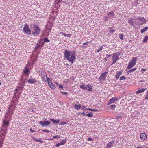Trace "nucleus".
I'll return each mask as SVG.
<instances>
[{"mask_svg": "<svg viewBox=\"0 0 148 148\" xmlns=\"http://www.w3.org/2000/svg\"><path fill=\"white\" fill-rule=\"evenodd\" d=\"M146 21V20L143 17L136 16L134 18H129L128 22L130 25L133 26H134L135 25L140 26L145 23Z\"/></svg>", "mask_w": 148, "mask_h": 148, "instance_id": "f257e3e1", "label": "nucleus"}, {"mask_svg": "<svg viewBox=\"0 0 148 148\" xmlns=\"http://www.w3.org/2000/svg\"><path fill=\"white\" fill-rule=\"evenodd\" d=\"M64 57L72 64L76 60V54L74 51L66 49L64 51Z\"/></svg>", "mask_w": 148, "mask_h": 148, "instance_id": "f03ea898", "label": "nucleus"}, {"mask_svg": "<svg viewBox=\"0 0 148 148\" xmlns=\"http://www.w3.org/2000/svg\"><path fill=\"white\" fill-rule=\"evenodd\" d=\"M15 106L14 104H10L8 112H7L5 117L9 119L12 118V115L14 113V111L15 110Z\"/></svg>", "mask_w": 148, "mask_h": 148, "instance_id": "7ed1b4c3", "label": "nucleus"}, {"mask_svg": "<svg viewBox=\"0 0 148 148\" xmlns=\"http://www.w3.org/2000/svg\"><path fill=\"white\" fill-rule=\"evenodd\" d=\"M32 33L33 35H38L40 33V29L39 27L36 25H34L31 27Z\"/></svg>", "mask_w": 148, "mask_h": 148, "instance_id": "20e7f679", "label": "nucleus"}, {"mask_svg": "<svg viewBox=\"0 0 148 148\" xmlns=\"http://www.w3.org/2000/svg\"><path fill=\"white\" fill-rule=\"evenodd\" d=\"M137 60V58L136 57H134L130 61L127 66L128 69H130L132 68L136 65V62Z\"/></svg>", "mask_w": 148, "mask_h": 148, "instance_id": "39448f33", "label": "nucleus"}, {"mask_svg": "<svg viewBox=\"0 0 148 148\" xmlns=\"http://www.w3.org/2000/svg\"><path fill=\"white\" fill-rule=\"evenodd\" d=\"M80 88L83 90H86L88 91H91L92 90V87L89 84H88L87 85H85L84 83L81 85L80 86Z\"/></svg>", "mask_w": 148, "mask_h": 148, "instance_id": "423d86ee", "label": "nucleus"}, {"mask_svg": "<svg viewBox=\"0 0 148 148\" xmlns=\"http://www.w3.org/2000/svg\"><path fill=\"white\" fill-rule=\"evenodd\" d=\"M23 32L24 34L30 35L31 34V31L27 24L25 23L23 28Z\"/></svg>", "mask_w": 148, "mask_h": 148, "instance_id": "0eeeda50", "label": "nucleus"}, {"mask_svg": "<svg viewBox=\"0 0 148 148\" xmlns=\"http://www.w3.org/2000/svg\"><path fill=\"white\" fill-rule=\"evenodd\" d=\"M51 122L48 121H43L39 122V124L41 127H44L48 126L50 124Z\"/></svg>", "mask_w": 148, "mask_h": 148, "instance_id": "6e6552de", "label": "nucleus"}, {"mask_svg": "<svg viewBox=\"0 0 148 148\" xmlns=\"http://www.w3.org/2000/svg\"><path fill=\"white\" fill-rule=\"evenodd\" d=\"M107 73V72H105L102 73L101 74V75L99 77V81H101L105 80H106V75Z\"/></svg>", "mask_w": 148, "mask_h": 148, "instance_id": "1a4fd4ad", "label": "nucleus"}, {"mask_svg": "<svg viewBox=\"0 0 148 148\" xmlns=\"http://www.w3.org/2000/svg\"><path fill=\"white\" fill-rule=\"evenodd\" d=\"M121 54V53L119 52H117L114 53L112 57L113 60L116 61L119 59L118 56H120Z\"/></svg>", "mask_w": 148, "mask_h": 148, "instance_id": "9d476101", "label": "nucleus"}, {"mask_svg": "<svg viewBox=\"0 0 148 148\" xmlns=\"http://www.w3.org/2000/svg\"><path fill=\"white\" fill-rule=\"evenodd\" d=\"M114 140L111 141L109 142L106 145L105 148H111L112 147H115V146H114Z\"/></svg>", "mask_w": 148, "mask_h": 148, "instance_id": "9b49d317", "label": "nucleus"}, {"mask_svg": "<svg viewBox=\"0 0 148 148\" xmlns=\"http://www.w3.org/2000/svg\"><path fill=\"white\" fill-rule=\"evenodd\" d=\"M107 16H105L106 18H108L110 19H112L114 17L115 15L113 11H111L107 14Z\"/></svg>", "mask_w": 148, "mask_h": 148, "instance_id": "f8f14e48", "label": "nucleus"}, {"mask_svg": "<svg viewBox=\"0 0 148 148\" xmlns=\"http://www.w3.org/2000/svg\"><path fill=\"white\" fill-rule=\"evenodd\" d=\"M118 100V98L117 97H112L111 99H110L109 101L108 105H109L110 104H112L114 102L117 101Z\"/></svg>", "mask_w": 148, "mask_h": 148, "instance_id": "ddd939ff", "label": "nucleus"}, {"mask_svg": "<svg viewBox=\"0 0 148 148\" xmlns=\"http://www.w3.org/2000/svg\"><path fill=\"white\" fill-rule=\"evenodd\" d=\"M140 137L141 139L143 141L146 140L147 138V135L145 133H141L140 134Z\"/></svg>", "mask_w": 148, "mask_h": 148, "instance_id": "4468645a", "label": "nucleus"}, {"mask_svg": "<svg viewBox=\"0 0 148 148\" xmlns=\"http://www.w3.org/2000/svg\"><path fill=\"white\" fill-rule=\"evenodd\" d=\"M139 90H137L136 92V94H139L141 93H142L145 91L146 90L147 88H142L141 89L139 88Z\"/></svg>", "mask_w": 148, "mask_h": 148, "instance_id": "2eb2a0df", "label": "nucleus"}, {"mask_svg": "<svg viewBox=\"0 0 148 148\" xmlns=\"http://www.w3.org/2000/svg\"><path fill=\"white\" fill-rule=\"evenodd\" d=\"M27 82L29 84H33L36 82V79L35 78H30L27 80Z\"/></svg>", "mask_w": 148, "mask_h": 148, "instance_id": "dca6fc26", "label": "nucleus"}, {"mask_svg": "<svg viewBox=\"0 0 148 148\" xmlns=\"http://www.w3.org/2000/svg\"><path fill=\"white\" fill-rule=\"evenodd\" d=\"M5 118L8 120L6 121V120H4L3 121V126H8L9 124V122L10 121V119H9L7 118H6L5 117Z\"/></svg>", "mask_w": 148, "mask_h": 148, "instance_id": "f3484780", "label": "nucleus"}, {"mask_svg": "<svg viewBox=\"0 0 148 148\" xmlns=\"http://www.w3.org/2000/svg\"><path fill=\"white\" fill-rule=\"evenodd\" d=\"M30 72V71L27 67H26L23 71L24 73L27 76L29 75Z\"/></svg>", "mask_w": 148, "mask_h": 148, "instance_id": "a211bd4d", "label": "nucleus"}, {"mask_svg": "<svg viewBox=\"0 0 148 148\" xmlns=\"http://www.w3.org/2000/svg\"><path fill=\"white\" fill-rule=\"evenodd\" d=\"M50 87L52 89H55L56 87L55 85L52 82L49 83V84H48Z\"/></svg>", "mask_w": 148, "mask_h": 148, "instance_id": "6ab92c4d", "label": "nucleus"}, {"mask_svg": "<svg viewBox=\"0 0 148 148\" xmlns=\"http://www.w3.org/2000/svg\"><path fill=\"white\" fill-rule=\"evenodd\" d=\"M50 120L54 123L57 124L59 123L60 122V121L59 120H56L53 119H50Z\"/></svg>", "mask_w": 148, "mask_h": 148, "instance_id": "aec40b11", "label": "nucleus"}, {"mask_svg": "<svg viewBox=\"0 0 148 148\" xmlns=\"http://www.w3.org/2000/svg\"><path fill=\"white\" fill-rule=\"evenodd\" d=\"M81 105L80 104H75L74 106V107L75 109L78 110L81 108Z\"/></svg>", "mask_w": 148, "mask_h": 148, "instance_id": "412c9836", "label": "nucleus"}, {"mask_svg": "<svg viewBox=\"0 0 148 148\" xmlns=\"http://www.w3.org/2000/svg\"><path fill=\"white\" fill-rule=\"evenodd\" d=\"M137 68L136 67L135 68H134L133 69H132L127 71V73H128V74H129L131 72H133L134 71L136 70L137 69Z\"/></svg>", "mask_w": 148, "mask_h": 148, "instance_id": "4be33fe9", "label": "nucleus"}, {"mask_svg": "<svg viewBox=\"0 0 148 148\" xmlns=\"http://www.w3.org/2000/svg\"><path fill=\"white\" fill-rule=\"evenodd\" d=\"M148 29V27H146L141 30V32L143 33L145 32Z\"/></svg>", "mask_w": 148, "mask_h": 148, "instance_id": "5701e85b", "label": "nucleus"}, {"mask_svg": "<svg viewBox=\"0 0 148 148\" xmlns=\"http://www.w3.org/2000/svg\"><path fill=\"white\" fill-rule=\"evenodd\" d=\"M89 42H86L83 43L82 45V47H83V48H85L88 45Z\"/></svg>", "mask_w": 148, "mask_h": 148, "instance_id": "b1692460", "label": "nucleus"}, {"mask_svg": "<svg viewBox=\"0 0 148 148\" xmlns=\"http://www.w3.org/2000/svg\"><path fill=\"white\" fill-rule=\"evenodd\" d=\"M66 142L67 140L65 139L62 140L60 143L62 145H64L66 143Z\"/></svg>", "mask_w": 148, "mask_h": 148, "instance_id": "393cba45", "label": "nucleus"}, {"mask_svg": "<svg viewBox=\"0 0 148 148\" xmlns=\"http://www.w3.org/2000/svg\"><path fill=\"white\" fill-rule=\"evenodd\" d=\"M41 76L42 78L45 80V81H46V80H45V78H47V77L46 74L45 73L44 74H42Z\"/></svg>", "mask_w": 148, "mask_h": 148, "instance_id": "a878e982", "label": "nucleus"}, {"mask_svg": "<svg viewBox=\"0 0 148 148\" xmlns=\"http://www.w3.org/2000/svg\"><path fill=\"white\" fill-rule=\"evenodd\" d=\"M148 40V36H146L143 39V42H147V40Z\"/></svg>", "mask_w": 148, "mask_h": 148, "instance_id": "bb28decb", "label": "nucleus"}, {"mask_svg": "<svg viewBox=\"0 0 148 148\" xmlns=\"http://www.w3.org/2000/svg\"><path fill=\"white\" fill-rule=\"evenodd\" d=\"M122 74V72L121 71H117L116 73V75L119 77Z\"/></svg>", "mask_w": 148, "mask_h": 148, "instance_id": "cd10ccee", "label": "nucleus"}, {"mask_svg": "<svg viewBox=\"0 0 148 148\" xmlns=\"http://www.w3.org/2000/svg\"><path fill=\"white\" fill-rule=\"evenodd\" d=\"M34 139L38 142H39L40 143H42L43 142L41 138L37 139L36 138H34Z\"/></svg>", "mask_w": 148, "mask_h": 148, "instance_id": "c85d7f7f", "label": "nucleus"}, {"mask_svg": "<svg viewBox=\"0 0 148 148\" xmlns=\"http://www.w3.org/2000/svg\"><path fill=\"white\" fill-rule=\"evenodd\" d=\"M123 34H120L119 35V37L121 39H123Z\"/></svg>", "mask_w": 148, "mask_h": 148, "instance_id": "c756f323", "label": "nucleus"}, {"mask_svg": "<svg viewBox=\"0 0 148 148\" xmlns=\"http://www.w3.org/2000/svg\"><path fill=\"white\" fill-rule=\"evenodd\" d=\"M47 81L48 82V84L52 82L51 79L50 78L47 77Z\"/></svg>", "mask_w": 148, "mask_h": 148, "instance_id": "7c9ffc66", "label": "nucleus"}, {"mask_svg": "<svg viewBox=\"0 0 148 148\" xmlns=\"http://www.w3.org/2000/svg\"><path fill=\"white\" fill-rule=\"evenodd\" d=\"M65 37H71L72 36L71 34H66L64 33L63 35Z\"/></svg>", "mask_w": 148, "mask_h": 148, "instance_id": "2f4dec72", "label": "nucleus"}, {"mask_svg": "<svg viewBox=\"0 0 148 148\" xmlns=\"http://www.w3.org/2000/svg\"><path fill=\"white\" fill-rule=\"evenodd\" d=\"M86 116L89 117H92L93 116V114L92 112H90L89 114H87Z\"/></svg>", "mask_w": 148, "mask_h": 148, "instance_id": "473e14b6", "label": "nucleus"}, {"mask_svg": "<svg viewBox=\"0 0 148 148\" xmlns=\"http://www.w3.org/2000/svg\"><path fill=\"white\" fill-rule=\"evenodd\" d=\"M87 110H89L90 111H94V112H96L97 111V110L96 109H92L90 108H88L87 109Z\"/></svg>", "mask_w": 148, "mask_h": 148, "instance_id": "72a5a7b5", "label": "nucleus"}, {"mask_svg": "<svg viewBox=\"0 0 148 148\" xmlns=\"http://www.w3.org/2000/svg\"><path fill=\"white\" fill-rule=\"evenodd\" d=\"M87 106H81V108L82 110H85L86 109L87 110V109H86Z\"/></svg>", "mask_w": 148, "mask_h": 148, "instance_id": "f704fd0d", "label": "nucleus"}, {"mask_svg": "<svg viewBox=\"0 0 148 148\" xmlns=\"http://www.w3.org/2000/svg\"><path fill=\"white\" fill-rule=\"evenodd\" d=\"M102 49H103V47L102 46H100V48L97 50V52H99V51H101Z\"/></svg>", "mask_w": 148, "mask_h": 148, "instance_id": "c9c22d12", "label": "nucleus"}, {"mask_svg": "<svg viewBox=\"0 0 148 148\" xmlns=\"http://www.w3.org/2000/svg\"><path fill=\"white\" fill-rule=\"evenodd\" d=\"M126 78L123 76H122L120 77L119 80L120 81H121L123 80H125Z\"/></svg>", "mask_w": 148, "mask_h": 148, "instance_id": "e433bc0d", "label": "nucleus"}, {"mask_svg": "<svg viewBox=\"0 0 148 148\" xmlns=\"http://www.w3.org/2000/svg\"><path fill=\"white\" fill-rule=\"evenodd\" d=\"M145 100H148V90L147 91L146 94L145 96Z\"/></svg>", "mask_w": 148, "mask_h": 148, "instance_id": "4c0bfd02", "label": "nucleus"}, {"mask_svg": "<svg viewBox=\"0 0 148 148\" xmlns=\"http://www.w3.org/2000/svg\"><path fill=\"white\" fill-rule=\"evenodd\" d=\"M44 41L45 42L48 43L50 42V40L47 38H45L44 39Z\"/></svg>", "mask_w": 148, "mask_h": 148, "instance_id": "58836bf2", "label": "nucleus"}, {"mask_svg": "<svg viewBox=\"0 0 148 148\" xmlns=\"http://www.w3.org/2000/svg\"><path fill=\"white\" fill-rule=\"evenodd\" d=\"M60 137V135H56L54 136H53V138H55V139L59 138Z\"/></svg>", "mask_w": 148, "mask_h": 148, "instance_id": "ea45409f", "label": "nucleus"}, {"mask_svg": "<svg viewBox=\"0 0 148 148\" xmlns=\"http://www.w3.org/2000/svg\"><path fill=\"white\" fill-rule=\"evenodd\" d=\"M116 107V105H111L110 106V108L111 109H113L114 108Z\"/></svg>", "mask_w": 148, "mask_h": 148, "instance_id": "a19ab883", "label": "nucleus"}, {"mask_svg": "<svg viewBox=\"0 0 148 148\" xmlns=\"http://www.w3.org/2000/svg\"><path fill=\"white\" fill-rule=\"evenodd\" d=\"M61 93L64 95H67L68 93L67 92H64L63 91H61Z\"/></svg>", "mask_w": 148, "mask_h": 148, "instance_id": "79ce46f5", "label": "nucleus"}, {"mask_svg": "<svg viewBox=\"0 0 148 148\" xmlns=\"http://www.w3.org/2000/svg\"><path fill=\"white\" fill-rule=\"evenodd\" d=\"M61 145H62L61 143L60 142V143H59L57 144L56 145V146L57 147H58L60 146H61Z\"/></svg>", "mask_w": 148, "mask_h": 148, "instance_id": "37998d69", "label": "nucleus"}, {"mask_svg": "<svg viewBox=\"0 0 148 148\" xmlns=\"http://www.w3.org/2000/svg\"><path fill=\"white\" fill-rule=\"evenodd\" d=\"M67 124V123L65 122H64V121L60 123V125H65V124Z\"/></svg>", "mask_w": 148, "mask_h": 148, "instance_id": "c03bdc74", "label": "nucleus"}, {"mask_svg": "<svg viewBox=\"0 0 148 148\" xmlns=\"http://www.w3.org/2000/svg\"><path fill=\"white\" fill-rule=\"evenodd\" d=\"M42 131L43 132H46L47 133H49V132H50V131H49L47 130H42Z\"/></svg>", "mask_w": 148, "mask_h": 148, "instance_id": "a18cd8bd", "label": "nucleus"}, {"mask_svg": "<svg viewBox=\"0 0 148 148\" xmlns=\"http://www.w3.org/2000/svg\"><path fill=\"white\" fill-rule=\"evenodd\" d=\"M116 119H122V117L121 116H116Z\"/></svg>", "mask_w": 148, "mask_h": 148, "instance_id": "49530a36", "label": "nucleus"}, {"mask_svg": "<svg viewBox=\"0 0 148 148\" xmlns=\"http://www.w3.org/2000/svg\"><path fill=\"white\" fill-rule=\"evenodd\" d=\"M37 45H38L35 47V49H38L39 47L40 46V45H38V44H37Z\"/></svg>", "mask_w": 148, "mask_h": 148, "instance_id": "de8ad7c7", "label": "nucleus"}, {"mask_svg": "<svg viewBox=\"0 0 148 148\" xmlns=\"http://www.w3.org/2000/svg\"><path fill=\"white\" fill-rule=\"evenodd\" d=\"M59 88L60 89H63V87L62 85H60L59 86Z\"/></svg>", "mask_w": 148, "mask_h": 148, "instance_id": "09e8293b", "label": "nucleus"}, {"mask_svg": "<svg viewBox=\"0 0 148 148\" xmlns=\"http://www.w3.org/2000/svg\"><path fill=\"white\" fill-rule=\"evenodd\" d=\"M6 133L5 132H4L3 133H2V136H4L6 134Z\"/></svg>", "mask_w": 148, "mask_h": 148, "instance_id": "8fccbe9b", "label": "nucleus"}, {"mask_svg": "<svg viewBox=\"0 0 148 148\" xmlns=\"http://www.w3.org/2000/svg\"><path fill=\"white\" fill-rule=\"evenodd\" d=\"M30 131L32 132V133H33L35 131L34 130H32V129H30Z\"/></svg>", "mask_w": 148, "mask_h": 148, "instance_id": "3c124183", "label": "nucleus"}, {"mask_svg": "<svg viewBox=\"0 0 148 148\" xmlns=\"http://www.w3.org/2000/svg\"><path fill=\"white\" fill-rule=\"evenodd\" d=\"M88 141H93V140L91 138H88Z\"/></svg>", "mask_w": 148, "mask_h": 148, "instance_id": "603ef678", "label": "nucleus"}, {"mask_svg": "<svg viewBox=\"0 0 148 148\" xmlns=\"http://www.w3.org/2000/svg\"><path fill=\"white\" fill-rule=\"evenodd\" d=\"M119 76H117V75H116V76H115V77L116 78V80H117L119 78Z\"/></svg>", "mask_w": 148, "mask_h": 148, "instance_id": "864d4df0", "label": "nucleus"}, {"mask_svg": "<svg viewBox=\"0 0 148 148\" xmlns=\"http://www.w3.org/2000/svg\"><path fill=\"white\" fill-rule=\"evenodd\" d=\"M115 31L113 29H111L110 30V32L111 33H113L115 32Z\"/></svg>", "mask_w": 148, "mask_h": 148, "instance_id": "5fc2aeb1", "label": "nucleus"}, {"mask_svg": "<svg viewBox=\"0 0 148 148\" xmlns=\"http://www.w3.org/2000/svg\"><path fill=\"white\" fill-rule=\"evenodd\" d=\"M86 114L84 113V112L82 113V115H83V116H86Z\"/></svg>", "mask_w": 148, "mask_h": 148, "instance_id": "6e6d98bb", "label": "nucleus"}, {"mask_svg": "<svg viewBox=\"0 0 148 148\" xmlns=\"http://www.w3.org/2000/svg\"><path fill=\"white\" fill-rule=\"evenodd\" d=\"M116 61H114V60H113V62L112 63V64H113L115 63H116Z\"/></svg>", "mask_w": 148, "mask_h": 148, "instance_id": "4d7b16f0", "label": "nucleus"}, {"mask_svg": "<svg viewBox=\"0 0 148 148\" xmlns=\"http://www.w3.org/2000/svg\"><path fill=\"white\" fill-rule=\"evenodd\" d=\"M146 70V69H144V68H142L141 69V71H145Z\"/></svg>", "mask_w": 148, "mask_h": 148, "instance_id": "13d9d810", "label": "nucleus"}, {"mask_svg": "<svg viewBox=\"0 0 148 148\" xmlns=\"http://www.w3.org/2000/svg\"><path fill=\"white\" fill-rule=\"evenodd\" d=\"M104 60H105L104 62H106V61H107V58H104Z\"/></svg>", "mask_w": 148, "mask_h": 148, "instance_id": "bf43d9fd", "label": "nucleus"}, {"mask_svg": "<svg viewBox=\"0 0 148 148\" xmlns=\"http://www.w3.org/2000/svg\"><path fill=\"white\" fill-rule=\"evenodd\" d=\"M64 33H63V32H60V34H62L63 35H64Z\"/></svg>", "mask_w": 148, "mask_h": 148, "instance_id": "052dcab7", "label": "nucleus"}, {"mask_svg": "<svg viewBox=\"0 0 148 148\" xmlns=\"http://www.w3.org/2000/svg\"><path fill=\"white\" fill-rule=\"evenodd\" d=\"M110 56H111V55H107V56L108 57H110Z\"/></svg>", "mask_w": 148, "mask_h": 148, "instance_id": "680f3d73", "label": "nucleus"}, {"mask_svg": "<svg viewBox=\"0 0 148 148\" xmlns=\"http://www.w3.org/2000/svg\"><path fill=\"white\" fill-rule=\"evenodd\" d=\"M55 84L58 86L59 85L58 83L57 82H55Z\"/></svg>", "mask_w": 148, "mask_h": 148, "instance_id": "e2e57ef3", "label": "nucleus"}, {"mask_svg": "<svg viewBox=\"0 0 148 148\" xmlns=\"http://www.w3.org/2000/svg\"><path fill=\"white\" fill-rule=\"evenodd\" d=\"M136 148H142V147H137Z\"/></svg>", "mask_w": 148, "mask_h": 148, "instance_id": "0e129e2a", "label": "nucleus"}, {"mask_svg": "<svg viewBox=\"0 0 148 148\" xmlns=\"http://www.w3.org/2000/svg\"><path fill=\"white\" fill-rule=\"evenodd\" d=\"M82 112H79V114H82Z\"/></svg>", "mask_w": 148, "mask_h": 148, "instance_id": "69168bd1", "label": "nucleus"}, {"mask_svg": "<svg viewBox=\"0 0 148 148\" xmlns=\"http://www.w3.org/2000/svg\"><path fill=\"white\" fill-rule=\"evenodd\" d=\"M17 90V89H16L15 90V91H16Z\"/></svg>", "mask_w": 148, "mask_h": 148, "instance_id": "338daca9", "label": "nucleus"}, {"mask_svg": "<svg viewBox=\"0 0 148 148\" xmlns=\"http://www.w3.org/2000/svg\"><path fill=\"white\" fill-rule=\"evenodd\" d=\"M66 65H69V64H66Z\"/></svg>", "mask_w": 148, "mask_h": 148, "instance_id": "774afa93", "label": "nucleus"}]
</instances>
